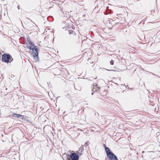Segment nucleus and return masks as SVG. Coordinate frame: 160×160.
<instances>
[{"mask_svg": "<svg viewBox=\"0 0 160 160\" xmlns=\"http://www.w3.org/2000/svg\"><path fill=\"white\" fill-rule=\"evenodd\" d=\"M28 48L30 49V52L34 58V61L36 62L38 61V48L37 47L34 46V44L31 42H28Z\"/></svg>", "mask_w": 160, "mask_h": 160, "instance_id": "obj_1", "label": "nucleus"}, {"mask_svg": "<svg viewBox=\"0 0 160 160\" xmlns=\"http://www.w3.org/2000/svg\"><path fill=\"white\" fill-rule=\"evenodd\" d=\"M11 56L9 55H7L6 54H4L2 57V60L3 62H11L12 60V59L11 57Z\"/></svg>", "mask_w": 160, "mask_h": 160, "instance_id": "obj_2", "label": "nucleus"}, {"mask_svg": "<svg viewBox=\"0 0 160 160\" xmlns=\"http://www.w3.org/2000/svg\"><path fill=\"white\" fill-rule=\"evenodd\" d=\"M79 156L76 153H71L70 155L69 156L68 160H78Z\"/></svg>", "mask_w": 160, "mask_h": 160, "instance_id": "obj_3", "label": "nucleus"}, {"mask_svg": "<svg viewBox=\"0 0 160 160\" xmlns=\"http://www.w3.org/2000/svg\"><path fill=\"white\" fill-rule=\"evenodd\" d=\"M107 156L109 158L110 160H118V158L116 155L113 153H111L110 154L107 155Z\"/></svg>", "mask_w": 160, "mask_h": 160, "instance_id": "obj_4", "label": "nucleus"}, {"mask_svg": "<svg viewBox=\"0 0 160 160\" xmlns=\"http://www.w3.org/2000/svg\"><path fill=\"white\" fill-rule=\"evenodd\" d=\"M12 116L13 117L16 118H19L21 117H22V118L24 117L22 115L18 114L15 113H13Z\"/></svg>", "mask_w": 160, "mask_h": 160, "instance_id": "obj_5", "label": "nucleus"}, {"mask_svg": "<svg viewBox=\"0 0 160 160\" xmlns=\"http://www.w3.org/2000/svg\"><path fill=\"white\" fill-rule=\"evenodd\" d=\"M105 150L107 154V155L110 154L112 152L110 151L109 148L107 147H105Z\"/></svg>", "mask_w": 160, "mask_h": 160, "instance_id": "obj_6", "label": "nucleus"}, {"mask_svg": "<svg viewBox=\"0 0 160 160\" xmlns=\"http://www.w3.org/2000/svg\"><path fill=\"white\" fill-rule=\"evenodd\" d=\"M110 63L111 65H113V62L114 61L113 60H111V61H110Z\"/></svg>", "mask_w": 160, "mask_h": 160, "instance_id": "obj_7", "label": "nucleus"}, {"mask_svg": "<svg viewBox=\"0 0 160 160\" xmlns=\"http://www.w3.org/2000/svg\"><path fill=\"white\" fill-rule=\"evenodd\" d=\"M18 9H19V6H18Z\"/></svg>", "mask_w": 160, "mask_h": 160, "instance_id": "obj_8", "label": "nucleus"}, {"mask_svg": "<svg viewBox=\"0 0 160 160\" xmlns=\"http://www.w3.org/2000/svg\"><path fill=\"white\" fill-rule=\"evenodd\" d=\"M92 95L93 94V92L92 93Z\"/></svg>", "mask_w": 160, "mask_h": 160, "instance_id": "obj_9", "label": "nucleus"}, {"mask_svg": "<svg viewBox=\"0 0 160 160\" xmlns=\"http://www.w3.org/2000/svg\"><path fill=\"white\" fill-rule=\"evenodd\" d=\"M104 147H105L106 145L105 144H104Z\"/></svg>", "mask_w": 160, "mask_h": 160, "instance_id": "obj_10", "label": "nucleus"}]
</instances>
